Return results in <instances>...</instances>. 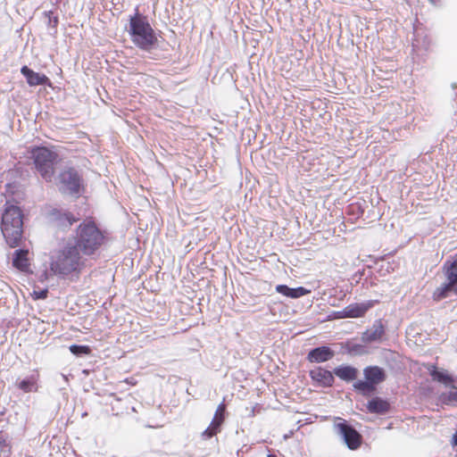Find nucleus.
<instances>
[{
    "label": "nucleus",
    "mask_w": 457,
    "mask_h": 457,
    "mask_svg": "<svg viewBox=\"0 0 457 457\" xmlns=\"http://www.w3.org/2000/svg\"><path fill=\"white\" fill-rule=\"evenodd\" d=\"M86 266V259L80 254L78 245L72 241L67 242L51 256L50 270L54 275L77 278Z\"/></svg>",
    "instance_id": "1"
},
{
    "label": "nucleus",
    "mask_w": 457,
    "mask_h": 457,
    "mask_svg": "<svg viewBox=\"0 0 457 457\" xmlns=\"http://www.w3.org/2000/svg\"><path fill=\"white\" fill-rule=\"evenodd\" d=\"M105 237L95 221L86 220L77 228L73 242L84 255L94 254L104 244Z\"/></svg>",
    "instance_id": "2"
},
{
    "label": "nucleus",
    "mask_w": 457,
    "mask_h": 457,
    "mask_svg": "<svg viewBox=\"0 0 457 457\" xmlns=\"http://www.w3.org/2000/svg\"><path fill=\"white\" fill-rule=\"evenodd\" d=\"M1 231L10 247L19 246L23 235V220L21 209L7 205L2 215Z\"/></svg>",
    "instance_id": "3"
},
{
    "label": "nucleus",
    "mask_w": 457,
    "mask_h": 457,
    "mask_svg": "<svg viewBox=\"0 0 457 457\" xmlns=\"http://www.w3.org/2000/svg\"><path fill=\"white\" fill-rule=\"evenodd\" d=\"M129 34L133 43L143 50L149 51L157 43V37L148 21L138 15L130 18Z\"/></svg>",
    "instance_id": "4"
},
{
    "label": "nucleus",
    "mask_w": 457,
    "mask_h": 457,
    "mask_svg": "<svg viewBox=\"0 0 457 457\" xmlns=\"http://www.w3.org/2000/svg\"><path fill=\"white\" fill-rule=\"evenodd\" d=\"M31 158L40 176L47 182L52 181L58 154L47 147H35L31 150Z\"/></svg>",
    "instance_id": "5"
},
{
    "label": "nucleus",
    "mask_w": 457,
    "mask_h": 457,
    "mask_svg": "<svg viewBox=\"0 0 457 457\" xmlns=\"http://www.w3.org/2000/svg\"><path fill=\"white\" fill-rule=\"evenodd\" d=\"M58 187L62 194L79 196L84 187V180L78 170L65 167L58 175Z\"/></svg>",
    "instance_id": "6"
},
{
    "label": "nucleus",
    "mask_w": 457,
    "mask_h": 457,
    "mask_svg": "<svg viewBox=\"0 0 457 457\" xmlns=\"http://www.w3.org/2000/svg\"><path fill=\"white\" fill-rule=\"evenodd\" d=\"M364 380L353 383V388L364 396L370 395L377 390V386L386 378L384 369L378 366H368L363 370Z\"/></svg>",
    "instance_id": "7"
},
{
    "label": "nucleus",
    "mask_w": 457,
    "mask_h": 457,
    "mask_svg": "<svg viewBox=\"0 0 457 457\" xmlns=\"http://www.w3.org/2000/svg\"><path fill=\"white\" fill-rule=\"evenodd\" d=\"M444 270L447 282L434 291L433 298L436 301L447 297L450 292L457 295V255L453 262L445 263Z\"/></svg>",
    "instance_id": "8"
},
{
    "label": "nucleus",
    "mask_w": 457,
    "mask_h": 457,
    "mask_svg": "<svg viewBox=\"0 0 457 457\" xmlns=\"http://www.w3.org/2000/svg\"><path fill=\"white\" fill-rule=\"evenodd\" d=\"M337 420L338 422L335 423V428L342 436L348 448L351 450L358 449L361 445V434L352 426L348 425L345 420L341 418H337Z\"/></svg>",
    "instance_id": "9"
},
{
    "label": "nucleus",
    "mask_w": 457,
    "mask_h": 457,
    "mask_svg": "<svg viewBox=\"0 0 457 457\" xmlns=\"http://www.w3.org/2000/svg\"><path fill=\"white\" fill-rule=\"evenodd\" d=\"M373 306V302L355 303L345 306L341 312H337V318H361Z\"/></svg>",
    "instance_id": "10"
},
{
    "label": "nucleus",
    "mask_w": 457,
    "mask_h": 457,
    "mask_svg": "<svg viewBox=\"0 0 457 457\" xmlns=\"http://www.w3.org/2000/svg\"><path fill=\"white\" fill-rule=\"evenodd\" d=\"M429 375L433 381L439 382L445 386H450L452 389H457L454 385L455 378L445 370H438L435 364L427 366Z\"/></svg>",
    "instance_id": "11"
},
{
    "label": "nucleus",
    "mask_w": 457,
    "mask_h": 457,
    "mask_svg": "<svg viewBox=\"0 0 457 457\" xmlns=\"http://www.w3.org/2000/svg\"><path fill=\"white\" fill-rule=\"evenodd\" d=\"M225 404L220 403L215 411L214 417L210 424V426L203 432V436L205 438H211L215 436L218 432H220V428L224 421V414H225Z\"/></svg>",
    "instance_id": "12"
},
{
    "label": "nucleus",
    "mask_w": 457,
    "mask_h": 457,
    "mask_svg": "<svg viewBox=\"0 0 457 457\" xmlns=\"http://www.w3.org/2000/svg\"><path fill=\"white\" fill-rule=\"evenodd\" d=\"M21 74L26 78L27 83L30 87L36 86H51V81L45 74L35 72L28 66H23L21 69Z\"/></svg>",
    "instance_id": "13"
},
{
    "label": "nucleus",
    "mask_w": 457,
    "mask_h": 457,
    "mask_svg": "<svg viewBox=\"0 0 457 457\" xmlns=\"http://www.w3.org/2000/svg\"><path fill=\"white\" fill-rule=\"evenodd\" d=\"M385 334V327L380 320H376L372 327L366 329L361 335V341L370 344L380 340Z\"/></svg>",
    "instance_id": "14"
},
{
    "label": "nucleus",
    "mask_w": 457,
    "mask_h": 457,
    "mask_svg": "<svg viewBox=\"0 0 457 457\" xmlns=\"http://www.w3.org/2000/svg\"><path fill=\"white\" fill-rule=\"evenodd\" d=\"M312 379L323 386H330L334 382L333 374L321 367L310 371Z\"/></svg>",
    "instance_id": "15"
},
{
    "label": "nucleus",
    "mask_w": 457,
    "mask_h": 457,
    "mask_svg": "<svg viewBox=\"0 0 457 457\" xmlns=\"http://www.w3.org/2000/svg\"><path fill=\"white\" fill-rule=\"evenodd\" d=\"M390 403L378 396H375L367 403V411L370 413L385 414L390 410Z\"/></svg>",
    "instance_id": "16"
},
{
    "label": "nucleus",
    "mask_w": 457,
    "mask_h": 457,
    "mask_svg": "<svg viewBox=\"0 0 457 457\" xmlns=\"http://www.w3.org/2000/svg\"><path fill=\"white\" fill-rule=\"evenodd\" d=\"M334 356V352L328 346L312 349L308 353V360L312 362H324Z\"/></svg>",
    "instance_id": "17"
},
{
    "label": "nucleus",
    "mask_w": 457,
    "mask_h": 457,
    "mask_svg": "<svg viewBox=\"0 0 457 457\" xmlns=\"http://www.w3.org/2000/svg\"><path fill=\"white\" fill-rule=\"evenodd\" d=\"M276 291L289 298H299L311 293V290L306 289L303 287L296 288H290L287 285H278L276 287Z\"/></svg>",
    "instance_id": "18"
},
{
    "label": "nucleus",
    "mask_w": 457,
    "mask_h": 457,
    "mask_svg": "<svg viewBox=\"0 0 457 457\" xmlns=\"http://www.w3.org/2000/svg\"><path fill=\"white\" fill-rule=\"evenodd\" d=\"M336 376L346 381L354 380L358 376V370L351 366H340L334 370Z\"/></svg>",
    "instance_id": "19"
},
{
    "label": "nucleus",
    "mask_w": 457,
    "mask_h": 457,
    "mask_svg": "<svg viewBox=\"0 0 457 457\" xmlns=\"http://www.w3.org/2000/svg\"><path fill=\"white\" fill-rule=\"evenodd\" d=\"M28 253L29 252L27 250H16L12 258L13 266L21 270H25L29 267Z\"/></svg>",
    "instance_id": "20"
},
{
    "label": "nucleus",
    "mask_w": 457,
    "mask_h": 457,
    "mask_svg": "<svg viewBox=\"0 0 457 457\" xmlns=\"http://www.w3.org/2000/svg\"><path fill=\"white\" fill-rule=\"evenodd\" d=\"M16 386L24 393L36 392L37 390V378L32 375L25 379L17 381Z\"/></svg>",
    "instance_id": "21"
},
{
    "label": "nucleus",
    "mask_w": 457,
    "mask_h": 457,
    "mask_svg": "<svg viewBox=\"0 0 457 457\" xmlns=\"http://www.w3.org/2000/svg\"><path fill=\"white\" fill-rule=\"evenodd\" d=\"M54 215H55V220L58 223V226H60L63 228L71 227L75 221L78 220V219L75 218L73 214H71V212H58Z\"/></svg>",
    "instance_id": "22"
},
{
    "label": "nucleus",
    "mask_w": 457,
    "mask_h": 457,
    "mask_svg": "<svg viewBox=\"0 0 457 457\" xmlns=\"http://www.w3.org/2000/svg\"><path fill=\"white\" fill-rule=\"evenodd\" d=\"M440 401L446 405L457 406V391L453 389L440 395Z\"/></svg>",
    "instance_id": "23"
},
{
    "label": "nucleus",
    "mask_w": 457,
    "mask_h": 457,
    "mask_svg": "<svg viewBox=\"0 0 457 457\" xmlns=\"http://www.w3.org/2000/svg\"><path fill=\"white\" fill-rule=\"evenodd\" d=\"M71 353L77 356L87 355L90 353V348L87 345H72L70 346Z\"/></svg>",
    "instance_id": "24"
},
{
    "label": "nucleus",
    "mask_w": 457,
    "mask_h": 457,
    "mask_svg": "<svg viewBox=\"0 0 457 457\" xmlns=\"http://www.w3.org/2000/svg\"><path fill=\"white\" fill-rule=\"evenodd\" d=\"M48 290L43 289L40 291H34L35 299H45L47 297Z\"/></svg>",
    "instance_id": "25"
},
{
    "label": "nucleus",
    "mask_w": 457,
    "mask_h": 457,
    "mask_svg": "<svg viewBox=\"0 0 457 457\" xmlns=\"http://www.w3.org/2000/svg\"><path fill=\"white\" fill-rule=\"evenodd\" d=\"M241 254H242L243 256H244V255H245V259H249V261H250V262H253V261H255V259H256V255H255L254 253H250V254H249L250 256L248 257V256H247V253H244V252L242 251V252H241Z\"/></svg>",
    "instance_id": "26"
},
{
    "label": "nucleus",
    "mask_w": 457,
    "mask_h": 457,
    "mask_svg": "<svg viewBox=\"0 0 457 457\" xmlns=\"http://www.w3.org/2000/svg\"><path fill=\"white\" fill-rule=\"evenodd\" d=\"M453 443L454 445H457V431L454 433L453 436Z\"/></svg>",
    "instance_id": "27"
},
{
    "label": "nucleus",
    "mask_w": 457,
    "mask_h": 457,
    "mask_svg": "<svg viewBox=\"0 0 457 457\" xmlns=\"http://www.w3.org/2000/svg\"><path fill=\"white\" fill-rule=\"evenodd\" d=\"M54 24H56V23L58 22L57 18H54Z\"/></svg>",
    "instance_id": "28"
},
{
    "label": "nucleus",
    "mask_w": 457,
    "mask_h": 457,
    "mask_svg": "<svg viewBox=\"0 0 457 457\" xmlns=\"http://www.w3.org/2000/svg\"><path fill=\"white\" fill-rule=\"evenodd\" d=\"M268 457H276L275 455L269 454Z\"/></svg>",
    "instance_id": "29"
}]
</instances>
